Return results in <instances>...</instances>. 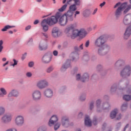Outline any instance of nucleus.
<instances>
[{"mask_svg": "<svg viewBox=\"0 0 131 131\" xmlns=\"http://www.w3.org/2000/svg\"><path fill=\"white\" fill-rule=\"evenodd\" d=\"M89 79H90L89 74L84 73L81 77V81L82 82H86V81H89Z\"/></svg>", "mask_w": 131, "mask_h": 131, "instance_id": "obj_22", "label": "nucleus"}, {"mask_svg": "<svg viewBox=\"0 0 131 131\" xmlns=\"http://www.w3.org/2000/svg\"><path fill=\"white\" fill-rule=\"evenodd\" d=\"M0 98H4L7 94V90L4 88H0Z\"/></svg>", "mask_w": 131, "mask_h": 131, "instance_id": "obj_25", "label": "nucleus"}, {"mask_svg": "<svg viewBox=\"0 0 131 131\" xmlns=\"http://www.w3.org/2000/svg\"><path fill=\"white\" fill-rule=\"evenodd\" d=\"M38 49L40 51H45L48 49V43L45 42H40L39 44Z\"/></svg>", "mask_w": 131, "mask_h": 131, "instance_id": "obj_19", "label": "nucleus"}, {"mask_svg": "<svg viewBox=\"0 0 131 131\" xmlns=\"http://www.w3.org/2000/svg\"><path fill=\"white\" fill-rule=\"evenodd\" d=\"M111 92H115V91H116V86H115V85H113V86L111 87Z\"/></svg>", "mask_w": 131, "mask_h": 131, "instance_id": "obj_48", "label": "nucleus"}, {"mask_svg": "<svg viewBox=\"0 0 131 131\" xmlns=\"http://www.w3.org/2000/svg\"><path fill=\"white\" fill-rule=\"evenodd\" d=\"M116 65L118 66H123L125 65V61L123 59H119L116 61Z\"/></svg>", "mask_w": 131, "mask_h": 131, "instance_id": "obj_27", "label": "nucleus"}, {"mask_svg": "<svg viewBox=\"0 0 131 131\" xmlns=\"http://www.w3.org/2000/svg\"><path fill=\"white\" fill-rule=\"evenodd\" d=\"M98 11V8H96L93 12L92 13L93 15H95L96 14V13H97V11Z\"/></svg>", "mask_w": 131, "mask_h": 131, "instance_id": "obj_62", "label": "nucleus"}, {"mask_svg": "<svg viewBox=\"0 0 131 131\" xmlns=\"http://www.w3.org/2000/svg\"><path fill=\"white\" fill-rule=\"evenodd\" d=\"M32 99L33 101H40L41 99V92L39 90H35L32 93Z\"/></svg>", "mask_w": 131, "mask_h": 131, "instance_id": "obj_10", "label": "nucleus"}, {"mask_svg": "<svg viewBox=\"0 0 131 131\" xmlns=\"http://www.w3.org/2000/svg\"><path fill=\"white\" fill-rule=\"evenodd\" d=\"M80 14V12L78 11H76L75 12V14L74 15L75 17H76V15H79Z\"/></svg>", "mask_w": 131, "mask_h": 131, "instance_id": "obj_61", "label": "nucleus"}, {"mask_svg": "<svg viewBox=\"0 0 131 131\" xmlns=\"http://www.w3.org/2000/svg\"><path fill=\"white\" fill-rule=\"evenodd\" d=\"M71 2H74V5H75V6H80V0H68L67 4L70 5L71 4Z\"/></svg>", "mask_w": 131, "mask_h": 131, "instance_id": "obj_26", "label": "nucleus"}, {"mask_svg": "<svg viewBox=\"0 0 131 131\" xmlns=\"http://www.w3.org/2000/svg\"><path fill=\"white\" fill-rule=\"evenodd\" d=\"M67 68H68V67L62 66L61 68V71H66V69H67Z\"/></svg>", "mask_w": 131, "mask_h": 131, "instance_id": "obj_50", "label": "nucleus"}, {"mask_svg": "<svg viewBox=\"0 0 131 131\" xmlns=\"http://www.w3.org/2000/svg\"><path fill=\"white\" fill-rule=\"evenodd\" d=\"M26 75L27 77H31V76H32V74L30 72H28L27 73Z\"/></svg>", "mask_w": 131, "mask_h": 131, "instance_id": "obj_53", "label": "nucleus"}, {"mask_svg": "<svg viewBox=\"0 0 131 131\" xmlns=\"http://www.w3.org/2000/svg\"><path fill=\"white\" fill-rule=\"evenodd\" d=\"M7 97L8 98H12V97L18 98L19 97V91L16 89H13L8 93Z\"/></svg>", "mask_w": 131, "mask_h": 131, "instance_id": "obj_17", "label": "nucleus"}, {"mask_svg": "<svg viewBox=\"0 0 131 131\" xmlns=\"http://www.w3.org/2000/svg\"><path fill=\"white\" fill-rule=\"evenodd\" d=\"M71 30H72L71 28L68 26L64 30V33L69 36L70 35V31H71Z\"/></svg>", "mask_w": 131, "mask_h": 131, "instance_id": "obj_30", "label": "nucleus"}, {"mask_svg": "<svg viewBox=\"0 0 131 131\" xmlns=\"http://www.w3.org/2000/svg\"><path fill=\"white\" fill-rule=\"evenodd\" d=\"M52 35L54 37H59L62 35V31L58 28H54L52 30Z\"/></svg>", "mask_w": 131, "mask_h": 131, "instance_id": "obj_16", "label": "nucleus"}, {"mask_svg": "<svg viewBox=\"0 0 131 131\" xmlns=\"http://www.w3.org/2000/svg\"><path fill=\"white\" fill-rule=\"evenodd\" d=\"M121 125V124H120V123H119L117 124V128H119V127H120Z\"/></svg>", "mask_w": 131, "mask_h": 131, "instance_id": "obj_63", "label": "nucleus"}, {"mask_svg": "<svg viewBox=\"0 0 131 131\" xmlns=\"http://www.w3.org/2000/svg\"><path fill=\"white\" fill-rule=\"evenodd\" d=\"M26 56H27V53H25L23 54L21 57V60L22 61H24L25 59H26Z\"/></svg>", "mask_w": 131, "mask_h": 131, "instance_id": "obj_46", "label": "nucleus"}, {"mask_svg": "<svg viewBox=\"0 0 131 131\" xmlns=\"http://www.w3.org/2000/svg\"><path fill=\"white\" fill-rule=\"evenodd\" d=\"M76 5L73 4L71 5L69 8V11H71L72 12H73V13H74V12H75V11H76V10H77V7H76Z\"/></svg>", "mask_w": 131, "mask_h": 131, "instance_id": "obj_29", "label": "nucleus"}, {"mask_svg": "<svg viewBox=\"0 0 131 131\" xmlns=\"http://www.w3.org/2000/svg\"><path fill=\"white\" fill-rule=\"evenodd\" d=\"M5 112H6V109L3 106H0V116L5 114Z\"/></svg>", "mask_w": 131, "mask_h": 131, "instance_id": "obj_32", "label": "nucleus"}, {"mask_svg": "<svg viewBox=\"0 0 131 131\" xmlns=\"http://www.w3.org/2000/svg\"><path fill=\"white\" fill-rule=\"evenodd\" d=\"M3 43H4V41L3 40H0V53H2L3 49H4V46H3Z\"/></svg>", "mask_w": 131, "mask_h": 131, "instance_id": "obj_39", "label": "nucleus"}, {"mask_svg": "<svg viewBox=\"0 0 131 131\" xmlns=\"http://www.w3.org/2000/svg\"><path fill=\"white\" fill-rule=\"evenodd\" d=\"M2 60L3 62H6V61H7V58L3 57Z\"/></svg>", "mask_w": 131, "mask_h": 131, "instance_id": "obj_64", "label": "nucleus"}, {"mask_svg": "<svg viewBox=\"0 0 131 131\" xmlns=\"http://www.w3.org/2000/svg\"><path fill=\"white\" fill-rule=\"evenodd\" d=\"M31 29V26L29 25L25 28L26 31H28V30H30Z\"/></svg>", "mask_w": 131, "mask_h": 131, "instance_id": "obj_49", "label": "nucleus"}, {"mask_svg": "<svg viewBox=\"0 0 131 131\" xmlns=\"http://www.w3.org/2000/svg\"><path fill=\"white\" fill-rule=\"evenodd\" d=\"M60 126H61V123L60 122L55 123L54 126V130H57L58 128H60Z\"/></svg>", "mask_w": 131, "mask_h": 131, "instance_id": "obj_31", "label": "nucleus"}, {"mask_svg": "<svg viewBox=\"0 0 131 131\" xmlns=\"http://www.w3.org/2000/svg\"><path fill=\"white\" fill-rule=\"evenodd\" d=\"M53 55H54L55 57H57V56H58V51H57V50H54V51L53 52Z\"/></svg>", "mask_w": 131, "mask_h": 131, "instance_id": "obj_52", "label": "nucleus"}, {"mask_svg": "<svg viewBox=\"0 0 131 131\" xmlns=\"http://www.w3.org/2000/svg\"><path fill=\"white\" fill-rule=\"evenodd\" d=\"M79 49L80 51H81V50H83V44H81L79 47Z\"/></svg>", "mask_w": 131, "mask_h": 131, "instance_id": "obj_59", "label": "nucleus"}, {"mask_svg": "<svg viewBox=\"0 0 131 131\" xmlns=\"http://www.w3.org/2000/svg\"><path fill=\"white\" fill-rule=\"evenodd\" d=\"M106 4L105 2H103L102 3L100 4V7H101L102 8V7H104V6H105Z\"/></svg>", "mask_w": 131, "mask_h": 131, "instance_id": "obj_60", "label": "nucleus"}, {"mask_svg": "<svg viewBox=\"0 0 131 131\" xmlns=\"http://www.w3.org/2000/svg\"><path fill=\"white\" fill-rule=\"evenodd\" d=\"M118 113V110L117 108L115 109L114 110L112 111L110 114V118L112 119L115 118L116 117V115Z\"/></svg>", "mask_w": 131, "mask_h": 131, "instance_id": "obj_24", "label": "nucleus"}, {"mask_svg": "<svg viewBox=\"0 0 131 131\" xmlns=\"http://www.w3.org/2000/svg\"><path fill=\"white\" fill-rule=\"evenodd\" d=\"M71 29H75V28H76V27H77V23H74L71 25H70L69 26Z\"/></svg>", "mask_w": 131, "mask_h": 131, "instance_id": "obj_38", "label": "nucleus"}, {"mask_svg": "<svg viewBox=\"0 0 131 131\" xmlns=\"http://www.w3.org/2000/svg\"><path fill=\"white\" fill-rule=\"evenodd\" d=\"M114 8V9L117 8L115 12V15L116 17H119L122 14V12L124 14H126L127 12L131 10V5L128 4L127 2L123 3L119 2L115 5Z\"/></svg>", "mask_w": 131, "mask_h": 131, "instance_id": "obj_3", "label": "nucleus"}, {"mask_svg": "<svg viewBox=\"0 0 131 131\" xmlns=\"http://www.w3.org/2000/svg\"><path fill=\"white\" fill-rule=\"evenodd\" d=\"M49 85V82L47 81V80H41L37 82V86L38 89L40 90H42V89H45V88H47Z\"/></svg>", "mask_w": 131, "mask_h": 131, "instance_id": "obj_12", "label": "nucleus"}, {"mask_svg": "<svg viewBox=\"0 0 131 131\" xmlns=\"http://www.w3.org/2000/svg\"><path fill=\"white\" fill-rule=\"evenodd\" d=\"M39 23V20L38 19H36L34 23L33 24H34V25H36V24H38Z\"/></svg>", "mask_w": 131, "mask_h": 131, "instance_id": "obj_54", "label": "nucleus"}, {"mask_svg": "<svg viewBox=\"0 0 131 131\" xmlns=\"http://www.w3.org/2000/svg\"><path fill=\"white\" fill-rule=\"evenodd\" d=\"M88 34V32L85 31L84 29H75L71 35L72 38H75V37H77V36H79L81 38H83V37H85L86 35Z\"/></svg>", "mask_w": 131, "mask_h": 131, "instance_id": "obj_6", "label": "nucleus"}, {"mask_svg": "<svg viewBox=\"0 0 131 131\" xmlns=\"http://www.w3.org/2000/svg\"><path fill=\"white\" fill-rule=\"evenodd\" d=\"M121 75L123 77H127L130 75V67H125L121 72Z\"/></svg>", "mask_w": 131, "mask_h": 131, "instance_id": "obj_13", "label": "nucleus"}, {"mask_svg": "<svg viewBox=\"0 0 131 131\" xmlns=\"http://www.w3.org/2000/svg\"><path fill=\"white\" fill-rule=\"evenodd\" d=\"M13 120V115L11 114H6L3 115L1 119L2 123L4 124H8L10 123Z\"/></svg>", "mask_w": 131, "mask_h": 131, "instance_id": "obj_8", "label": "nucleus"}, {"mask_svg": "<svg viewBox=\"0 0 131 131\" xmlns=\"http://www.w3.org/2000/svg\"><path fill=\"white\" fill-rule=\"evenodd\" d=\"M121 117H122V115H121V114H119L117 117V120H119V119H121Z\"/></svg>", "mask_w": 131, "mask_h": 131, "instance_id": "obj_55", "label": "nucleus"}, {"mask_svg": "<svg viewBox=\"0 0 131 131\" xmlns=\"http://www.w3.org/2000/svg\"><path fill=\"white\" fill-rule=\"evenodd\" d=\"M15 27H16V26H15L6 25V26H5L3 27V28L1 29V31H2V32H5V31H8L9 29H11L12 28H15Z\"/></svg>", "mask_w": 131, "mask_h": 131, "instance_id": "obj_23", "label": "nucleus"}, {"mask_svg": "<svg viewBox=\"0 0 131 131\" xmlns=\"http://www.w3.org/2000/svg\"><path fill=\"white\" fill-rule=\"evenodd\" d=\"M126 109H127V103H123L121 107V111H125Z\"/></svg>", "mask_w": 131, "mask_h": 131, "instance_id": "obj_34", "label": "nucleus"}, {"mask_svg": "<svg viewBox=\"0 0 131 131\" xmlns=\"http://www.w3.org/2000/svg\"><path fill=\"white\" fill-rule=\"evenodd\" d=\"M101 100L98 99L96 102V109L98 112H101L103 111V110H106L110 108V103H109V102L104 103L101 105Z\"/></svg>", "mask_w": 131, "mask_h": 131, "instance_id": "obj_7", "label": "nucleus"}, {"mask_svg": "<svg viewBox=\"0 0 131 131\" xmlns=\"http://www.w3.org/2000/svg\"><path fill=\"white\" fill-rule=\"evenodd\" d=\"M13 63L11 61H7L4 64H3V66H7V65H10V66H17L18 65V63H19V60L14 58L13 59Z\"/></svg>", "mask_w": 131, "mask_h": 131, "instance_id": "obj_18", "label": "nucleus"}, {"mask_svg": "<svg viewBox=\"0 0 131 131\" xmlns=\"http://www.w3.org/2000/svg\"><path fill=\"white\" fill-rule=\"evenodd\" d=\"M82 115H83V114L82 113L80 112V113H79L78 115V118H81V117H82Z\"/></svg>", "mask_w": 131, "mask_h": 131, "instance_id": "obj_56", "label": "nucleus"}, {"mask_svg": "<svg viewBox=\"0 0 131 131\" xmlns=\"http://www.w3.org/2000/svg\"><path fill=\"white\" fill-rule=\"evenodd\" d=\"M37 131H47V128L45 126H40L37 128Z\"/></svg>", "mask_w": 131, "mask_h": 131, "instance_id": "obj_36", "label": "nucleus"}, {"mask_svg": "<svg viewBox=\"0 0 131 131\" xmlns=\"http://www.w3.org/2000/svg\"><path fill=\"white\" fill-rule=\"evenodd\" d=\"M106 39L104 36H101L97 38L94 41V46L98 48L97 54L99 56H105L110 52V47L108 45H105Z\"/></svg>", "mask_w": 131, "mask_h": 131, "instance_id": "obj_2", "label": "nucleus"}, {"mask_svg": "<svg viewBox=\"0 0 131 131\" xmlns=\"http://www.w3.org/2000/svg\"><path fill=\"white\" fill-rule=\"evenodd\" d=\"M93 123L94 125H97L98 124V120L96 118L94 119L93 121Z\"/></svg>", "mask_w": 131, "mask_h": 131, "instance_id": "obj_47", "label": "nucleus"}, {"mask_svg": "<svg viewBox=\"0 0 131 131\" xmlns=\"http://www.w3.org/2000/svg\"><path fill=\"white\" fill-rule=\"evenodd\" d=\"M44 96L46 98H52L53 97V91L50 89H46L44 92Z\"/></svg>", "mask_w": 131, "mask_h": 131, "instance_id": "obj_20", "label": "nucleus"}, {"mask_svg": "<svg viewBox=\"0 0 131 131\" xmlns=\"http://www.w3.org/2000/svg\"><path fill=\"white\" fill-rule=\"evenodd\" d=\"M61 124L62 126H69V118L67 116H63L61 118Z\"/></svg>", "mask_w": 131, "mask_h": 131, "instance_id": "obj_15", "label": "nucleus"}, {"mask_svg": "<svg viewBox=\"0 0 131 131\" xmlns=\"http://www.w3.org/2000/svg\"><path fill=\"white\" fill-rule=\"evenodd\" d=\"M85 99H86V95H82L80 97V100L81 101H85Z\"/></svg>", "mask_w": 131, "mask_h": 131, "instance_id": "obj_40", "label": "nucleus"}, {"mask_svg": "<svg viewBox=\"0 0 131 131\" xmlns=\"http://www.w3.org/2000/svg\"><path fill=\"white\" fill-rule=\"evenodd\" d=\"M123 23L124 25H130L128 27L123 35V39L126 40L128 39L129 36H130L131 34V14H128L126 15L123 21Z\"/></svg>", "mask_w": 131, "mask_h": 131, "instance_id": "obj_4", "label": "nucleus"}, {"mask_svg": "<svg viewBox=\"0 0 131 131\" xmlns=\"http://www.w3.org/2000/svg\"><path fill=\"white\" fill-rule=\"evenodd\" d=\"M85 125L88 127L92 126V121L89 116H86L84 121Z\"/></svg>", "mask_w": 131, "mask_h": 131, "instance_id": "obj_21", "label": "nucleus"}, {"mask_svg": "<svg viewBox=\"0 0 131 131\" xmlns=\"http://www.w3.org/2000/svg\"><path fill=\"white\" fill-rule=\"evenodd\" d=\"M89 108L90 110H93V109H94V102H91L90 103Z\"/></svg>", "mask_w": 131, "mask_h": 131, "instance_id": "obj_44", "label": "nucleus"}, {"mask_svg": "<svg viewBox=\"0 0 131 131\" xmlns=\"http://www.w3.org/2000/svg\"><path fill=\"white\" fill-rule=\"evenodd\" d=\"M59 121V118L57 115H53L49 120L48 122L49 126H53L56 123Z\"/></svg>", "mask_w": 131, "mask_h": 131, "instance_id": "obj_14", "label": "nucleus"}, {"mask_svg": "<svg viewBox=\"0 0 131 131\" xmlns=\"http://www.w3.org/2000/svg\"><path fill=\"white\" fill-rule=\"evenodd\" d=\"M25 122L24 117L22 115L17 116L14 119V123L17 126H22Z\"/></svg>", "mask_w": 131, "mask_h": 131, "instance_id": "obj_9", "label": "nucleus"}, {"mask_svg": "<svg viewBox=\"0 0 131 131\" xmlns=\"http://www.w3.org/2000/svg\"><path fill=\"white\" fill-rule=\"evenodd\" d=\"M33 41V40L32 39V38H30L28 39L27 43L28 45H30V43H32V42Z\"/></svg>", "mask_w": 131, "mask_h": 131, "instance_id": "obj_51", "label": "nucleus"}, {"mask_svg": "<svg viewBox=\"0 0 131 131\" xmlns=\"http://www.w3.org/2000/svg\"><path fill=\"white\" fill-rule=\"evenodd\" d=\"M85 46L86 48L89 47V46H90V41H87L85 42Z\"/></svg>", "mask_w": 131, "mask_h": 131, "instance_id": "obj_58", "label": "nucleus"}, {"mask_svg": "<svg viewBox=\"0 0 131 131\" xmlns=\"http://www.w3.org/2000/svg\"><path fill=\"white\" fill-rule=\"evenodd\" d=\"M74 56V58H73V60H78L79 59V56L78 55L75 54L73 53H72L71 54V57H72Z\"/></svg>", "mask_w": 131, "mask_h": 131, "instance_id": "obj_35", "label": "nucleus"}, {"mask_svg": "<svg viewBox=\"0 0 131 131\" xmlns=\"http://www.w3.org/2000/svg\"><path fill=\"white\" fill-rule=\"evenodd\" d=\"M18 12L19 13H20V14H24V10H23L21 9H18Z\"/></svg>", "mask_w": 131, "mask_h": 131, "instance_id": "obj_57", "label": "nucleus"}, {"mask_svg": "<svg viewBox=\"0 0 131 131\" xmlns=\"http://www.w3.org/2000/svg\"><path fill=\"white\" fill-rule=\"evenodd\" d=\"M52 58H53V55L51 52H47L46 53L42 58V62L46 64L50 63L52 61Z\"/></svg>", "mask_w": 131, "mask_h": 131, "instance_id": "obj_11", "label": "nucleus"}, {"mask_svg": "<svg viewBox=\"0 0 131 131\" xmlns=\"http://www.w3.org/2000/svg\"><path fill=\"white\" fill-rule=\"evenodd\" d=\"M73 14H74V12L70 10H68L67 12H66L64 14L60 13V21L61 24L63 25V26L67 25L68 20L69 21H73L74 19L73 18Z\"/></svg>", "mask_w": 131, "mask_h": 131, "instance_id": "obj_5", "label": "nucleus"}, {"mask_svg": "<svg viewBox=\"0 0 131 131\" xmlns=\"http://www.w3.org/2000/svg\"><path fill=\"white\" fill-rule=\"evenodd\" d=\"M29 66H34V65H36L35 62L31 61L28 62Z\"/></svg>", "mask_w": 131, "mask_h": 131, "instance_id": "obj_42", "label": "nucleus"}, {"mask_svg": "<svg viewBox=\"0 0 131 131\" xmlns=\"http://www.w3.org/2000/svg\"><path fill=\"white\" fill-rule=\"evenodd\" d=\"M91 9H87L83 12V15L84 17H88V16H90V15H91Z\"/></svg>", "mask_w": 131, "mask_h": 131, "instance_id": "obj_28", "label": "nucleus"}, {"mask_svg": "<svg viewBox=\"0 0 131 131\" xmlns=\"http://www.w3.org/2000/svg\"><path fill=\"white\" fill-rule=\"evenodd\" d=\"M67 9V4H65L58 9L59 12H64Z\"/></svg>", "mask_w": 131, "mask_h": 131, "instance_id": "obj_33", "label": "nucleus"}, {"mask_svg": "<svg viewBox=\"0 0 131 131\" xmlns=\"http://www.w3.org/2000/svg\"><path fill=\"white\" fill-rule=\"evenodd\" d=\"M54 70V69L52 67H49L47 70H46L47 72L48 73H50V72H52V71Z\"/></svg>", "mask_w": 131, "mask_h": 131, "instance_id": "obj_41", "label": "nucleus"}, {"mask_svg": "<svg viewBox=\"0 0 131 131\" xmlns=\"http://www.w3.org/2000/svg\"><path fill=\"white\" fill-rule=\"evenodd\" d=\"M76 80H81V76H80V74H78L76 75Z\"/></svg>", "mask_w": 131, "mask_h": 131, "instance_id": "obj_43", "label": "nucleus"}, {"mask_svg": "<svg viewBox=\"0 0 131 131\" xmlns=\"http://www.w3.org/2000/svg\"><path fill=\"white\" fill-rule=\"evenodd\" d=\"M71 64V61L70 60H67L64 63V66H69V65H70Z\"/></svg>", "mask_w": 131, "mask_h": 131, "instance_id": "obj_45", "label": "nucleus"}, {"mask_svg": "<svg viewBox=\"0 0 131 131\" xmlns=\"http://www.w3.org/2000/svg\"><path fill=\"white\" fill-rule=\"evenodd\" d=\"M58 22L60 26H64L61 21V13L57 12L55 15L48 17L47 19H44L41 21V26L44 32H47L49 30V25H55Z\"/></svg>", "mask_w": 131, "mask_h": 131, "instance_id": "obj_1", "label": "nucleus"}, {"mask_svg": "<svg viewBox=\"0 0 131 131\" xmlns=\"http://www.w3.org/2000/svg\"><path fill=\"white\" fill-rule=\"evenodd\" d=\"M123 99L125 100V101H129V100H131V96L129 95H125L123 97Z\"/></svg>", "mask_w": 131, "mask_h": 131, "instance_id": "obj_37", "label": "nucleus"}]
</instances>
